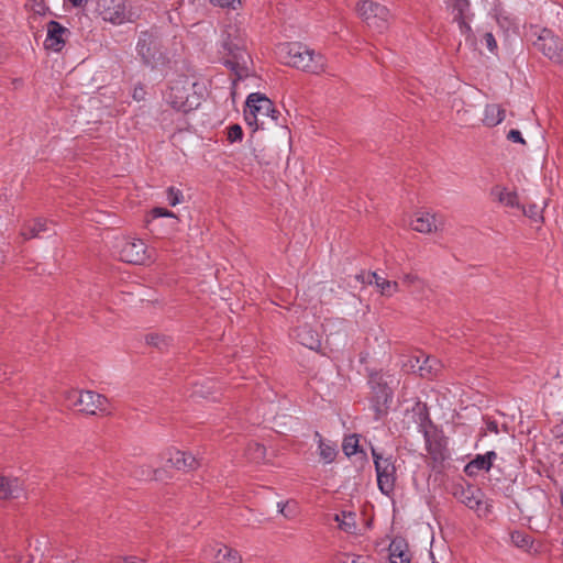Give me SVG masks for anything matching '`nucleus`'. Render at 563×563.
Returning a JSON list of instances; mask_svg holds the SVG:
<instances>
[{
    "instance_id": "1",
    "label": "nucleus",
    "mask_w": 563,
    "mask_h": 563,
    "mask_svg": "<svg viewBox=\"0 0 563 563\" xmlns=\"http://www.w3.org/2000/svg\"><path fill=\"white\" fill-rule=\"evenodd\" d=\"M205 95V85L195 77L179 75L170 81L165 93L166 102L177 111L189 112L197 109Z\"/></svg>"
},
{
    "instance_id": "2",
    "label": "nucleus",
    "mask_w": 563,
    "mask_h": 563,
    "mask_svg": "<svg viewBox=\"0 0 563 563\" xmlns=\"http://www.w3.org/2000/svg\"><path fill=\"white\" fill-rule=\"evenodd\" d=\"M280 51L286 54L285 63L289 66L320 74L325 70V58L321 54L309 49L298 43H288L282 46Z\"/></svg>"
},
{
    "instance_id": "3",
    "label": "nucleus",
    "mask_w": 563,
    "mask_h": 563,
    "mask_svg": "<svg viewBox=\"0 0 563 563\" xmlns=\"http://www.w3.org/2000/svg\"><path fill=\"white\" fill-rule=\"evenodd\" d=\"M64 405L90 416L109 412L108 398L92 390L68 389L64 393Z\"/></svg>"
},
{
    "instance_id": "4",
    "label": "nucleus",
    "mask_w": 563,
    "mask_h": 563,
    "mask_svg": "<svg viewBox=\"0 0 563 563\" xmlns=\"http://www.w3.org/2000/svg\"><path fill=\"white\" fill-rule=\"evenodd\" d=\"M356 12L372 31L383 34L388 30L391 14L387 7L372 0H361L356 4Z\"/></svg>"
},
{
    "instance_id": "5",
    "label": "nucleus",
    "mask_w": 563,
    "mask_h": 563,
    "mask_svg": "<svg viewBox=\"0 0 563 563\" xmlns=\"http://www.w3.org/2000/svg\"><path fill=\"white\" fill-rule=\"evenodd\" d=\"M136 53L143 64L152 68L164 64L166 60L162 41L157 32L153 30L140 32L136 43Z\"/></svg>"
},
{
    "instance_id": "6",
    "label": "nucleus",
    "mask_w": 563,
    "mask_h": 563,
    "mask_svg": "<svg viewBox=\"0 0 563 563\" xmlns=\"http://www.w3.org/2000/svg\"><path fill=\"white\" fill-rule=\"evenodd\" d=\"M231 33H228L222 41L223 53L228 56L224 59V66L231 69L238 79H244L249 76L250 55L244 48L241 40H232Z\"/></svg>"
},
{
    "instance_id": "7",
    "label": "nucleus",
    "mask_w": 563,
    "mask_h": 563,
    "mask_svg": "<svg viewBox=\"0 0 563 563\" xmlns=\"http://www.w3.org/2000/svg\"><path fill=\"white\" fill-rule=\"evenodd\" d=\"M372 456L375 464L377 485L382 494L390 496L396 485V466L391 455L383 456L374 448H372Z\"/></svg>"
},
{
    "instance_id": "8",
    "label": "nucleus",
    "mask_w": 563,
    "mask_h": 563,
    "mask_svg": "<svg viewBox=\"0 0 563 563\" xmlns=\"http://www.w3.org/2000/svg\"><path fill=\"white\" fill-rule=\"evenodd\" d=\"M533 46L552 63L563 65V40L549 29H542Z\"/></svg>"
},
{
    "instance_id": "9",
    "label": "nucleus",
    "mask_w": 563,
    "mask_h": 563,
    "mask_svg": "<svg viewBox=\"0 0 563 563\" xmlns=\"http://www.w3.org/2000/svg\"><path fill=\"white\" fill-rule=\"evenodd\" d=\"M372 389V408L375 411V419L378 420L387 413V409L393 399L390 387L382 380L378 375H372L369 378Z\"/></svg>"
},
{
    "instance_id": "10",
    "label": "nucleus",
    "mask_w": 563,
    "mask_h": 563,
    "mask_svg": "<svg viewBox=\"0 0 563 563\" xmlns=\"http://www.w3.org/2000/svg\"><path fill=\"white\" fill-rule=\"evenodd\" d=\"M119 255L121 261L134 265H144L152 258L145 243L133 238L122 240L119 245Z\"/></svg>"
},
{
    "instance_id": "11",
    "label": "nucleus",
    "mask_w": 563,
    "mask_h": 563,
    "mask_svg": "<svg viewBox=\"0 0 563 563\" xmlns=\"http://www.w3.org/2000/svg\"><path fill=\"white\" fill-rule=\"evenodd\" d=\"M246 107L260 118L261 122L269 119L276 123L278 120L279 112L275 109L274 103L263 93L254 92L249 95Z\"/></svg>"
},
{
    "instance_id": "12",
    "label": "nucleus",
    "mask_w": 563,
    "mask_h": 563,
    "mask_svg": "<svg viewBox=\"0 0 563 563\" xmlns=\"http://www.w3.org/2000/svg\"><path fill=\"white\" fill-rule=\"evenodd\" d=\"M45 48L53 52H60L70 35V31L57 21H49L46 25Z\"/></svg>"
},
{
    "instance_id": "13",
    "label": "nucleus",
    "mask_w": 563,
    "mask_h": 563,
    "mask_svg": "<svg viewBox=\"0 0 563 563\" xmlns=\"http://www.w3.org/2000/svg\"><path fill=\"white\" fill-rule=\"evenodd\" d=\"M100 8L104 21L122 24L129 19L124 0H101Z\"/></svg>"
},
{
    "instance_id": "14",
    "label": "nucleus",
    "mask_w": 563,
    "mask_h": 563,
    "mask_svg": "<svg viewBox=\"0 0 563 563\" xmlns=\"http://www.w3.org/2000/svg\"><path fill=\"white\" fill-rule=\"evenodd\" d=\"M409 225L413 231L428 234L437 232L442 227V221L433 213L419 211L412 216Z\"/></svg>"
},
{
    "instance_id": "15",
    "label": "nucleus",
    "mask_w": 563,
    "mask_h": 563,
    "mask_svg": "<svg viewBox=\"0 0 563 563\" xmlns=\"http://www.w3.org/2000/svg\"><path fill=\"white\" fill-rule=\"evenodd\" d=\"M453 20L457 23L461 33L468 34L471 32L470 20V2L467 0H451Z\"/></svg>"
},
{
    "instance_id": "16",
    "label": "nucleus",
    "mask_w": 563,
    "mask_h": 563,
    "mask_svg": "<svg viewBox=\"0 0 563 563\" xmlns=\"http://www.w3.org/2000/svg\"><path fill=\"white\" fill-rule=\"evenodd\" d=\"M167 462L172 467L185 472L194 471L200 465L199 461L191 453L179 450L170 451Z\"/></svg>"
},
{
    "instance_id": "17",
    "label": "nucleus",
    "mask_w": 563,
    "mask_h": 563,
    "mask_svg": "<svg viewBox=\"0 0 563 563\" xmlns=\"http://www.w3.org/2000/svg\"><path fill=\"white\" fill-rule=\"evenodd\" d=\"M49 224H52V221L46 219H33L22 225L20 234L25 241L35 238H42L43 233L51 231Z\"/></svg>"
},
{
    "instance_id": "18",
    "label": "nucleus",
    "mask_w": 563,
    "mask_h": 563,
    "mask_svg": "<svg viewBox=\"0 0 563 563\" xmlns=\"http://www.w3.org/2000/svg\"><path fill=\"white\" fill-rule=\"evenodd\" d=\"M23 492L24 488L19 478L0 476V499L19 498Z\"/></svg>"
},
{
    "instance_id": "19",
    "label": "nucleus",
    "mask_w": 563,
    "mask_h": 563,
    "mask_svg": "<svg viewBox=\"0 0 563 563\" xmlns=\"http://www.w3.org/2000/svg\"><path fill=\"white\" fill-rule=\"evenodd\" d=\"M295 336L301 345L310 350H318L321 345L319 333L308 324L298 327L295 330Z\"/></svg>"
},
{
    "instance_id": "20",
    "label": "nucleus",
    "mask_w": 563,
    "mask_h": 563,
    "mask_svg": "<svg viewBox=\"0 0 563 563\" xmlns=\"http://www.w3.org/2000/svg\"><path fill=\"white\" fill-rule=\"evenodd\" d=\"M496 456L497 454L494 451H489L483 455H476L475 459L466 464V474L473 476L476 475L479 471H489Z\"/></svg>"
},
{
    "instance_id": "21",
    "label": "nucleus",
    "mask_w": 563,
    "mask_h": 563,
    "mask_svg": "<svg viewBox=\"0 0 563 563\" xmlns=\"http://www.w3.org/2000/svg\"><path fill=\"white\" fill-rule=\"evenodd\" d=\"M390 563H410V553L407 542L401 538H395L389 544Z\"/></svg>"
},
{
    "instance_id": "22",
    "label": "nucleus",
    "mask_w": 563,
    "mask_h": 563,
    "mask_svg": "<svg viewBox=\"0 0 563 563\" xmlns=\"http://www.w3.org/2000/svg\"><path fill=\"white\" fill-rule=\"evenodd\" d=\"M435 363V360L426 356H411L407 363L404 364V367L407 369H410L412 372H419L421 377H426L429 374H431V371L433 368V364Z\"/></svg>"
},
{
    "instance_id": "23",
    "label": "nucleus",
    "mask_w": 563,
    "mask_h": 563,
    "mask_svg": "<svg viewBox=\"0 0 563 563\" xmlns=\"http://www.w3.org/2000/svg\"><path fill=\"white\" fill-rule=\"evenodd\" d=\"M368 284H375L383 296H393L399 291L398 282L387 280L375 272L368 274Z\"/></svg>"
},
{
    "instance_id": "24",
    "label": "nucleus",
    "mask_w": 563,
    "mask_h": 563,
    "mask_svg": "<svg viewBox=\"0 0 563 563\" xmlns=\"http://www.w3.org/2000/svg\"><path fill=\"white\" fill-rule=\"evenodd\" d=\"M457 495L459 500L464 504L470 509L479 511L483 505L481 499L482 493L479 489H474L472 487L462 488Z\"/></svg>"
},
{
    "instance_id": "25",
    "label": "nucleus",
    "mask_w": 563,
    "mask_h": 563,
    "mask_svg": "<svg viewBox=\"0 0 563 563\" xmlns=\"http://www.w3.org/2000/svg\"><path fill=\"white\" fill-rule=\"evenodd\" d=\"M506 111L499 104H487L484 111L483 123L486 126L493 128L498 125L505 120Z\"/></svg>"
},
{
    "instance_id": "26",
    "label": "nucleus",
    "mask_w": 563,
    "mask_h": 563,
    "mask_svg": "<svg viewBox=\"0 0 563 563\" xmlns=\"http://www.w3.org/2000/svg\"><path fill=\"white\" fill-rule=\"evenodd\" d=\"M213 553V559L217 563H242L241 554L227 545L219 547L217 550L209 549Z\"/></svg>"
},
{
    "instance_id": "27",
    "label": "nucleus",
    "mask_w": 563,
    "mask_h": 563,
    "mask_svg": "<svg viewBox=\"0 0 563 563\" xmlns=\"http://www.w3.org/2000/svg\"><path fill=\"white\" fill-rule=\"evenodd\" d=\"M316 438H318L319 455L321 460L325 464L332 463L338 455L336 445L331 441H325L319 432H316Z\"/></svg>"
},
{
    "instance_id": "28",
    "label": "nucleus",
    "mask_w": 563,
    "mask_h": 563,
    "mask_svg": "<svg viewBox=\"0 0 563 563\" xmlns=\"http://www.w3.org/2000/svg\"><path fill=\"white\" fill-rule=\"evenodd\" d=\"M334 520L339 522L340 529L347 533H352L356 529L355 515L353 512L342 511L336 514Z\"/></svg>"
},
{
    "instance_id": "29",
    "label": "nucleus",
    "mask_w": 563,
    "mask_h": 563,
    "mask_svg": "<svg viewBox=\"0 0 563 563\" xmlns=\"http://www.w3.org/2000/svg\"><path fill=\"white\" fill-rule=\"evenodd\" d=\"M510 538L512 544L523 551H529L533 544L532 538L523 531H514Z\"/></svg>"
},
{
    "instance_id": "30",
    "label": "nucleus",
    "mask_w": 563,
    "mask_h": 563,
    "mask_svg": "<svg viewBox=\"0 0 563 563\" xmlns=\"http://www.w3.org/2000/svg\"><path fill=\"white\" fill-rule=\"evenodd\" d=\"M498 200L506 207L520 209L518 195L515 191H509L506 188L500 189Z\"/></svg>"
},
{
    "instance_id": "31",
    "label": "nucleus",
    "mask_w": 563,
    "mask_h": 563,
    "mask_svg": "<svg viewBox=\"0 0 563 563\" xmlns=\"http://www.w3.org/2000/svg\"><path fill=\"white\" fill-rule=\"evenodd\" d=\"M399 278L405 286L416 290L424 287V282L416 273H402Z\"/></svg>"
},
{
    "instance_id": "32",
    "label": "nucleus",
    "mask_w": 563,
    "mask_h": 563,
    "mask_svg": "<svg viewBox=\"0 0 563 563\" xmlns=\"http://www.w3.org/2000/svg\"><path fill=\"white\" fill-rule=\"evenodd\" d=\"M266 449L260 443H251L246 449L247 457L253 462H260L265 457Z\"/></svg>"
},
{
    "instance_id": "33",
    "label": "nucleus",
    "mask_w": 563,
    "mask_h": 563,
    "mask_svg": "<svg viewBox=\"0 0 563 563\" xmlns=\"http://www.w3.org/2000/svg\"><path fill=\"white\" fill-rule=\"evenodd\" d=\"M278 511L282 514L285 518L291 519L295 518L298 514V506L297 503L294 500H288L286 503L279 501L277 504Z\"/></svg>"
},
{
    "instance_id": "34",
    "label": "nucleus",
    "mask_w": 563,
    "mask_h": 563,
    "mask_svg": "<svg viewBox=\"0 0 563 563\" xmlns=\"http://www.w3.org/2000/svg\"><path fill=\"white\" fill-rule=\"evenodd\" d=\"M342 450L346 456H352L358 451V437L351 434L346 437L342 444Z\"/></svg>"
},
{
    "instance_id": "35",
    "label": "nucleus",
    "mask_w": 563,
    "mask_h": 563,
    "mask_svg": "<svg viewBox=\"0 0 563 563\" xmlns=\"http://www.w3.org/2000/svg\"><path fill=\"white\" fill-rule=\"evenodd\" d=\"M523 214L533 220L534 222H540L543 220L542 210L537 205L520 206Z\"/></svg>"
},
{
    "instance_id": "36",
    "label": "nucleus",
    "mask_w": 563,
    "mask_h": 563,
    "mask_svg": "<svg viewBox=\"0 0 563 563\" xmlns=\"http://www.w3.org/2000/svg\"><path fill=\"white\" fill-rule=\"evenodd\" d=\"M166 194H167V201L173 207L180 203L184 199L183 192L175 187H169L167 189Z\"/></svg>"
},
{
    "instance_id": "37",
    "label": "nucleus",
    "mask_w": 563,
    "mask_h": 563,
    "mask_svg": "<svg viewBox=\"0 0 563 563\" xmlns=\"http://www.w3.org/2000/svg\"><path fill=\"white\" fill-rule=\"evenodd\" d=\"M244 118L249 125H255V129L263 128L265 122H261L260 118L246 107L244 111Z\"/></svg>"
},
{
    "instance_id": "38",
    "label": "nucleus",
    "mask_w": 563,
    "mask_h": 563,
    "mask_svg": "<svg viewBox=\"0 0 563 563\" xmlns=\"http://www.w3.org/2000/svg\"><path fill=\"white\" fill-rule=\"evenodd\" d=\"M243 139V131L242 128L239 124H233L228 130V140L233 142L242 141Z\"/></svg>"
},
{
    "instance_id": "39",
    "label": "nucleus",
    "mask_w": 563,
    "mask_h": 563,
    "mask_svg": "<svg viewBox=\"0 0 563 563\" xmlns=\"http://www.w3.org/2000/svg\"><path fill=\"white\" fill-rule=\"evenodd\" d=\"M151 213H152L153 218H162V217L175 218V214L172 211H169L165 208H161V207L153 208Z\"/></svg>"
},
{
    "instance_id": "40",
    "label": "nucleus",
    "mask_w": 563,
    "mask_h": 563,
    "mask_svg": "<svg viewBox=\"0 0 563 563\" xmlns=\"http://www.w3.org/2000/svg\"><path fill=\"white\" fill-rule=\"evenodd\" d=\"M484 41H485V44H486L487 48L490 52H495L497 49V42H496L493 33H490V32L485 33Z\"/></svg>"
},
{
    "instance_id": "41",
    "label": "nucleus",
    "mask_w": 563,
    "mask_h": 563,
    "mask_svg": "<svg viewBox=\"0 0 563 563\" xmlns=\"http://www.w3.org/2000/svg\"><path fill=\"white\" fill-rule=\"evenodd\" d=\"M507 139L514 143H526L519 130H510L507 134Z\"/></svg>"
},
{
    "instance_id": "42",
    "label": "nucleus",
    "mask_w": 563,
    "mask_h": 563,
    "mask_svg": "<svg viewBox=\"0 0 563 563\" xmlns=\"http://www.w3.org/2000/svg\"><path fill=\"white\" fill-rule=\"evenodd\" d=\"M209 1L214 7L233 8V9L235 8L234 3L240 2V0H209Z\"/></svg>"
},
{
    "instance_id": "43",
    "label": "nucleus",
    "mask_w": 563,
    "mask_h": 563,
    "mask_svg": "<svg viewBox=\"0 0 563 563\" xmlns=\"http://www.w3.org/2000/svg\"><path fill=\"white\" fill-rule=\"evenodd\" d=\"M485 424H486V431L492 433H499V426L498 422L495 420H492L489 418H485Z\"/></svg>"
},
{
    "instance_id": "44",
    "label": "nucleus",
    "mask_w": 563,
    "mask_h": 563,
    "mask_svg": "<svg viewBox=\"0 0 563 563\" xmlns=\"http://www.w3.org/2000/svg\"><path fill=\"white\" fill-rule=\"evenodd\" d=\"M163 340L161 339V336L158 334H150L146 336V342L148 344H152V345H155V346H161V342Z\"/></svg>"
},
{
    "instance_id": "45",
    "label": "nucleus",
    "mask_w": 563,
    "mask_h": 563,
    "mask_svg": "<svg viewBox=\"0 0 563 563\" xmlns=\"http://www.w3.org/2000/svg\"><path fill=\"white\" fill-rule=\"evenodd\" d=\"M349 560H350V558L347 556L346 561H344L343 563H349L347 562ZM350 563H372V560L369 558H364V556L358 555V556L351 559Z\"/></svg>"
},
{
    "instance_id": "46",
    "label": "nucleus",
    "mask_w": 563,
    "mask_h": 563,
    "mask_svg": "<svg viewBox=\"0 0 563 563\" xmlns=\"http://www.w3.org/2000/svg\"><path fill=\"white\" fill-rule=\"evenodd\" d=\"M118 563H144L142 560H135L132 558H123L118 561Z\"/></svg>"
},
{
    "instance_id": "47",
    "label": "nucleus",
    "mask_w": 563,
    "mask_h": 563,
    "mask_svg": "<svg viewBox=\"0 0 563 563\" xmlns=\"http://www.w3.org/2000/svg\"><path fill=\"white\" fill-rule=\"evenodd\" d=\"M420 429L422 430L423 432V435H424V440H426V444L429 445V442H430V439H429V433L428 431L424 429L423 424L421 423L420 424Z\"/></svg>"
},
{
    "instance_id": "48",
    "label": "nucleus",
    "mask_w": 563,
    "mask_h": 563,
    "mask_svg": "<svg viewBox=\"0 0 563 563\" xmlns=\"http://www.w3.org/2000/svg\"><path fill=\"white\" fill-rule=\"evenodd\" d=\"M152 473L153 472L150 468L146 470V471L142 470L140 476L145 477V478H151L152 477Z\"/></svg>"
},
{
    "instance_id": "49",
    "label": "nucleus",
    "mask_w": 563,
    "mask_h": 563,
    "mask_svg": "<svg viewBox=\"0 0 563 563\" xmlns=\"http://www.w3.org/2000/svg\"><path fill=\"white\" fill-rule=\"evenodd\" d=\"M7 254L0 249V267L5 263Z\"/></svg>"
}]
</instances>
